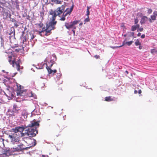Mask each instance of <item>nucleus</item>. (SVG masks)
I'll use <instances>...</instances> for the list:
<instances>
[{
	"label": "nucleus",
	"mask_w": 157,
	"mask_h": 157,
	"mask_svg": "<svg viewBox=\"0 0 157 157\" xmlns=\"http://www.w3.org/2000/svg\"><path fill=\"white\" fill-rule=\"evenodd\" d=\"M65 26L67 29H69L72 28H73L74 29H76L75 27H74L71 22L70 23L66 22L65 24Z\"/></svg>",
	"instance_id": "obj_12"
},
{
	"label": "nucleus",
	"mask_w": 157,
	"mask_h": 157,
	"mask_svg": "<svg viewBox=\"0 0 157 157\" xmlns=\"http://www.w3.org/2000/svg\"><path fill=\"white\" fill-rule=\"evenodd\" d=\"M32 114L34 115H39L40 114V112L39 110H37L34 109L32 112Z\"/></svg>",
	"instance_id": "obj_15"
},
{
	"label": "nucleus",
	"mask_w": 157,
	"mask_h": 157,
	"mask_svg": "<svg viewBox=\"0 0 157 157\" xmlns=\"http://www.w3.org/2000/svg\"><path fill=\"white\" fill-rule=\"evenodd\" d=\"M21 95L22 96H24L26 97H33L34 98H36V96L35 94L33 93L32 91L29 90L26 92L24 91L23 92L21 93Z\"/></svg>",
	"instance_id": "obj_8"
},
{
	"label": "nucleus",
	"mask_w": 157,
	"mask_h": 157,
	"mask_svg": "<svg viewBox=\"0 0 157 157\" xmlns=\"http://www.w3.org/2000/svg\"><path fill=\"white\" fill-rule=\"evenodd\" d=\"M139 48L140 49H141V46H139Z\"/></svg>",
	"instance_id": "obj_48"
},
{
	"label": "nucleus",
	"mask_w": 157,
	"mask_h": 157,
	"mask_svg": "<svg viewBox=\"0 0 157 157\" xmlns=\"http://www.w3.org/2000/svg\"><path fill=\"white\" fill-rule=\"evenodd\" d=\"M28 39H29L31 41L34 38V36L32 34L30 33L29 34H28Z\"/></svg>",
	"instance_id": "obj_16"
},
{
	"label": "nucleus",
	"mask_w": 157,
	"mask_h": 157,
	"mask_svg": "<svg viewBox=\"0 0 157 157\" xmlns=\"http://www.w3.org/2000/svg\"><path fill=\"white\" fill-rule=\"evenodd\" d=\"M56 3L57 4L60 3L61 2V1H59V0H56Z\"/></svg>",
	"instance_id": "obj_33"
},
{
	"label": "nucleus",
	"mask_w": 157,
	"mask_h": 157,
	"mask_svg": "<svg viewBox=\"0 0 157 157\" xmlns=\"http://www.w3.org/2000/svg\"><path fill=\"white\" fill-rule=\"evenodd\" d=\"M154 50H152L151 51V53H153V52H154Z\"/></svg>",
	"instance_id": "obj_46"
},
{
	"label": "nucleus",
	"mask_w": 157,
	"mask_h": 157,
	"mask_svg": "<svg viewBox=\"0 0 157 157\" xmlns=\"http://www.w3.org/2000/svg\"><path fill=\"white\" fill-rule=\"evenodd\" d=\"M140 27L139 25H132L131 27V30L134 31L136 30L137 29L139 28Z\"/></svg>",
	"instance_id": "obj_14"
},
{
	"label": "nucleus",
	"mask_w": 157,
	"mask_h": 157,
	"mask_svg": "<svg viewBox=\"0 0 157 157\" xmlns=\"http://www.w3.org/2000/svg\"><path fill=\"white\" fill-rule=\"evenodd\" d=\"M42 157H48V155H42Z\"/></svg>",
	"instance_id": "obj_37"
},
{
	"label": "nucleus",
	"mask_w": 157,
	"mask_h": 157,
	"mask_svg": "<svg viewBox=\"0 0 157 157\" xmlns=\"http://www.w3.org/2000/svg\"><path fill=\"white\" fill-rule=\"evenodd\" d=\"M1 46H3V44H2V42H1Z\"/></svg>",
	"instance_id": "obj_47"
},
{
	"label": "nucleus",
	"mask_w": 157,
	"mask_h": 157,
	"mask_svg": "<svg viewBox=\"0 0 157 157\" xmlns=\"http://www.w3.org/2000/svg\"><path fill=\"white\" fill-rule=\"evenodd\" d=\"M60 76H61V74L60 73L58 74L57 75V77H56L57 79H58V80L59 79L60 77Z\"/></svg>",
	"instance_id": "obj_28"
},
{
	"label": "nucleus",
	"mask_w": 157,
	"mask_h": 157,
	"mask_svg": "<svg viewBox=\"0 0 157 157\" xmlns=\"http://www.w3.org/2000/svg\"><path fill=\"white\" fill-rule=\"evenodd\" d=\"M48 58V59L46 58L45 60V62H47L46 64V68L49 74L52 73L53 74L56 72V70H53L50 68V67L52 66L55 63V62L54 60L51 59V60H49Z\"/></svg>",
	"instance_id": "obj_6"
},
{
	"label": "nucleus",
	"mask_w": 157,
	"mask_h": 157,
	"mask_svg": "<svg viewBox=\"0 0 157 157\" xmlns=\"http://www.w3.org/2000/svg\"><path fill=\"white\" fill-rule=\"evenodd\" d=\"M43 14H44V13H42V12L40 13V15H41V16H42V15H43Z\"/></svg>",
	"instance_id": "obj_44"
},
{
	"label": "nucleus",
	"mask_w": 157,
	"mask_h": 157,
	"mask_svg": "<svg viewBox=\"0 0 157 157\" xmlns=\"http://www.w3.org/2000/svg\"><path fill=\"white\" fill-rule=\"evenodd\" d=\"M143 30V28H138L137 31L142 32Z\"/></svg>",
	"instance_id": "obj_26"
},
{
	"label": "nucleus",
	"mask_w": 157,
	"mask_h": 157,
	"mask_svg": "<svg viewBox=\"0 0 157 157\" xmlns=\"http://www.w3.org/2000/svg\"><path fill=\"white\" fill-rule=\"evenodd\" d=\"M138 20L137 19H135L134 20V24L135 25H139L138 24Z\"/></svg>",
	"instance_id": "obj_23"
},
{
	"label": "nucleus",
	"mask_w": 157,
	"mask_h": 157,
	"mask_svg": "<svg viewBox=\"0 0 157 157\" xmlns=\"http://www.w3.org/2000/svg\"><path fill=\"white\" fill-rule=\"evenodd\" d=\"M10 21L16 23L15 24L14 23L15 26H16L17 27L18 26V25L16 24L17 21L15 19H14L13 18H11Z\"/></svg>",
	"instance_id": "obj_21"
},
{
	"label": "nucleus",
	"mask_w": 157,
	"mask_h": 157,
	"mask_svg": "<svg viewBox=\"0 0 157 157\" xmlns=\"http://www.w3.org/2000/svg\"><path fill=\"white\" fill-rule=\"evenodd\" d=\"M2 148L1 147V146H0V150H1V149H2Z\"/></svg>",
	"instance_id": "obj_52"
},
{
	"label": "nucleus",
	"mask_w": 157,
	"mask_h": 157,
	"mask_svg": "<svg viewBox=\"0 0 157 157\" xmlns=\"http://www.w3.org/2000/svg\"><path fill=\"white\" fill-rule=\"evenodd\" d=\"M12 57L11 56H9L8 57L9 59L8 61L11 64H13V65L15 64L16 66V67L17 68V70L18 71L19 70H20V66L19 65V63H20V59L18 60V61H16L15 60H12L11 59H12Z\"/></svg>",
	"instance_id": "obj_7"
},
{
	"label": "nucleus",
	"mask_w": 157,
	"mask_h": 157,
	"mask_svg": "<svg viewBox=\"0 0 157 157\" xmlns=\"http://www.w3.org/2000/svg\"><path fill=\"white\" fill-rule=\"evenodd\" d=\"M72 31L73 32V34L74 35L75 34V31L74 30H72Z\"/></svg>",
	"instance_id": "obj_43"
},
{
	"label": "nucleus",
	"mask_w": 157,
	"mask_h": 157,
	"mask_svg": "<svg viewBox=\"0 0 157 157\" xmlns=\"http://www.w3.org/2000/svg\"><path fill=\"white\" fill-rule=\"evenodd\" d=\"M9 137L10 139V143L11 144L16 145L19 147H15V148L17 147L19 149V150L17 151L20 150V148H21L20 146L23 145V144L21 142V137L19 136H18L16 134L12 135H9ZM14 148H15V147Z\"/></svg>",
	"instance_id": "obj_4"
},
{
	"label": "nucleus",
	"mask_w": 157,
	"mask_h": 157,
	"mask_svg": "<svg viewBox=\"0 0 157 157\" xmlns=\"http://www.w3.org/2000/svg\"><path fill=\"white\" fill-rule=\"evenodd\" d=\"M138 93H139V94H141V90H138Z\"/></svg>",
	"instance_id": "obj_39"
},
{
	"label": "nucleus",
	"mask_w": 157,
	"mask_h": 157,
	"mask_svg": "<svg viewBox=\"0 0 157 157\" xmlns=\"http://www.w3.org/2000/svg\"><path fill=\"white\" fill-rule=\"evenodd\" d=\"M6 73H7V74L8 73V72H6Z\"/></svg>",
	"instance_id": "obj_55"
},
{
	"label": "nucleus",
	"mask_w": 157,
	"mask_h": 157,
	"mask_svg": "<svg viewBox=\"0 0 157 157\" xmlns=\"http://www.w3.org/2000/svg\"><path fill=\"white\" fill-rule=\"evenodd\" d=\"M134 32H131V35L132 36H133L134 35Z\"/></svg>",
	"instance_id": "obj_38"
},
{
	"label": "nucleus",
	"mask_w": 157,
	"mask_h": 157,
	"mask_svg": "<svg viewBox=\"0 0 157 157\" xmlns=\"http://www.w3.org/2000/svg\"><path fill=\"white\" fill-rule=\"evenodd\" d=\"M25 129V128L23 126H17L15 127V128L12 129V131L14 132L15 133H17L18 132H20L21 133H23L22 132Z\"/></svg>",
	"instance_id": "obj_9"
},
{
	"label": "nucleus",
	"mask_w": 157,
	"mask_h": 157,
	"mask_svg": "<svg viewBox=\"0 0 157 157\" xmlns=\"http://www.w3.org/2000/svg\"><path fill=\"white\" fill-rule=\"evenodd\" d=\"M78 21H73L71 22L72 23L74 27H75L74 26L76 24H77L78 23Z\"/></svg>",
	"instance_id": "obj_20"
},
{
	"label": "nucleus",
	"mask_w": 157,
	"mask_h": 157,
	"mask_svg": "<svg viewBox=\"0 0 157 157\" xmlns=\"http://www.w3.org/2000/svg\"><path fill=\"white\" fill-rule=\"evenodd\" d=\"M86 13V15L87 16H89L90 14V11L88 10H87Z\"/></svg>",
	"instance_id": "obj_31"
},
{
	"label": "nucleus",
	"mask_w": 157,
	"mask_h": 157,
	"mask_svg": "<svg viewBox=\"0 0 157 157\" xmlns=\"http://www.w3.org/2000/svg\"><path fill=\"white\" fill-rule=\"evenodd\" d=\"M23 42L24 41H26V39L25 38H24V39L23 40Z\"/></svg>",
	"instance_id": "obj_42"
},
{
	"label": "nucleus",
	"mask_w": 157,
	"mask_h": 157,
	"mask_svg": "<svg viewBox=\"0 0 157 157\" xmlns=\"http://www.w3.org/2000/svg\"><path fill=\"white\" fill-rule=\"evenodd\" d=\"M13 108L16 109L17 108V106L16 105H14L13 106Z\"/></svg>",
	"instance_id": "obj_32"
},
{
	"label": "nucleus",
	"mask_w": 157,
	"mask_h": 157,
	"mask_svg": "<svg viewBox=\"0 0 157 157\" xmlns=\"http://www.w3.org/2000/svg\"><path fill=\"white\" fill-rule=\"evenodd\" d=\"M65 6V5H62L61 7H58L54 11L52 10H51L50 11V14L48 16V20L52 22L56 21H55L56 17L63 12Z\"/></svg>",
	"instance_id": "obj_3"
},
{
	"label": "nucleus",
	"mask_w": 157,
	"mask_h": 157,
	"mask_svg": "<svg viewBox=\"0 0 157 157\" xmlns=\"http://www.w3.org/2000/svg\"><path fill=\"white\" fill-rule=\"evenodd\" d=\"M46 63H42L41 64H40V65H41L40 66L39 64H38L36 67V68L39 69H43L44 68V66L45 65H46Z\"/></svg>",
	"instance_id": "obj_17"
},
{
	"label": "nucleus",
	"mask_w": 157,
	"mask_h": 157,
	"mask_svg": "<svg viewBox=\"0 0 157 157\" xmlns=\"http://www.w3.org/2000/svg\"><path fill=\"white\" fill-rule=\"evenodd\" d=\"M2 71L3 72H5V71L4 70H2Z\"/></svg>",
	"instance_id": "obj_53"
},
{
	"label": "nucleus",
	"mask_w": 157,
	"mask_h": 157,
	"mask_svg": "<svg viewBox=\"0 0 157 157\" xmlns=\"http://www.w3.org/2000/svg\"><path fill=\"white\" fill-rule=\"evenodd\" d=\"M133 42L132 41H129V42H124V44H127L128 46H130L131 44H132V43Z\"/></svg>",
	"instance_id": "obj_19"
},
{
	"label": "nucleus",
	"mask_w": 157,
	"mask_h": 157,
	"mask_svg": "<svg viewBox=\"0 0 157 157\" xmlns=\"http://www.w3.org/2000/svg\"><path fill=\"white\" fill-rule=\"evenodd\" d=\"M82 23H80V24H79V25H82Z\"/></svg>",
	"instance_id": "obj_54"
},
{
	"label": "nucleus",
	"mask_w": 157,
	"mask_h": 157,
	"mask_svg": "<svg viewBox=\"0 0 157 157\" xmlns=\"http://www.w3.org/2000/svg\"><path fill=\"white\" fill-rule=\"evenodd\" d=\"M18 148H7L5 149H2V154L0 155V157H8L12 155L13 152L19 150Z\"/></svg>",
	"instance_id": "obj_5"
},
{
	"label": "nucleus",
	"mask_w": 157,
	"mask_h": 157,
	"mask_svg": "<svg viewBox=\"0 0 157 157\" xmlns=\"http://www.w3.org/2000/svg\"><path fill=\"white\" fill-rule=\"evenodd\" d=\"M54 57H55V58H56V56H55V55L54 56Z\"/></svg>",
	"instance_id": "obj_51"
},
{
	"label": "nucleus",
	"mask_w": 157,
	"mask_h": 157,
	"mask_svg": "<svg viewBox=\"0 0 157 157\" xmlns=\"http://www.w3.org/2000/svg\"><path fill=\"white\" fill-rule=\"evenodd\" d=\"M153 15L151 16V18H149L150 22L152 23V20H155L156 19V16L157 15V11H155L153 13Z\"/></svg>",
	"instance_id": "obj_10"
},
{
	"label": "nucleus",
	"mask_w": 157,
	"mask_h": 157,
	"mask_svg": "<svg viewBox=\"0 0 157 157\" xmlns=\"http://www.w3.org/2000/svg\"><path fill=\"white\" fill-rule=\"evenodd\" d=\"M16 74H17V73H14L13 74H11L10 73V76L12 77H13L16 75Z\"/></svg>",
	"instance_id": "obj_30"
},
{
	"label": "nucleus",
	"mask_w": 157,
	"mask_h": 157,
	"mask_svg": "<svg viewBox=\"0 0 157 157\" xmlns=\"http://www.w3.org/2000/svg\"><path fill=\"white\" fill-rule=\"evenodd\" d=\"M90 21V19L89 18V16H87V17L85 19L84 21L85 22H88L89 21Z\"/></svg>",
	"instance_id": "obj_24"
},
{
	"label": "nucleus",
	"mask_w": 157,
	"mask_h": 157,
	"mask_svg": "<svg viewBox=\"0 0 157 157\" xmlns=\"http://www.w3.org/2000/svg\"><path fill=\"white\" fill-rule=\"evenodd\" d=\"M63 16L66 17L67 15H70L71 12L68 10V9H67L65 11L63 12Z\"/></svg>",
	"instance_id": "obj_13"
},
{
	"label": "nucleus",
	"mask_w": 157,
	"mask_h": 157,
	"mask_svg": "<svg viewBox=\"0 0 157 157\" xmlns=\"http://www.w3.org/2000/svg\"><path fill=\"white\" fill-rule=\"evenodd\" d=\"M94 57L96 59L98 58L99 57V56L97 55L94 56Z\"/></svg>",
	"instance_id": "obj_40"
},
{
	"label": "nucleus",
	"mask_w": 157,
	"mask_h": 157,
	"mask_svg": "<svg viewBox=\"0 0 157 157\" xmlns=\"http://www.w3.org/2000/svg\"><path fill=\"white\" fill-rule=\"evenodd\" d=\"M73 6H72L70 8H67L68 10L70 11L71 13L73 9Z\"/></svg>",
	"instance_id": "obj_27"
},
{
	"label": "nucleus",
	"mask_w": 157,
	"mask_h": 157,
	"mask_svg": "<svg viewBox=\"0 0 157 157\" xmlns=\"http://www.w3.org/2000/svg\"><path fill=\"white\" fill-rule=\"evenodd\" d=\"M11 14H10V15H9V17H10H10H11Z\"/></svg>",
	"instance_id": "obj_50"
},
{
	"label": "nucleus",
	"mask_w": 157,
	"mask_h": 157,
	"mask_svg": "<svg viewBox=\"0 0 157 157\" xmlns=\"http://www.w3.org/2000/svg\"><path fill=\"white\" fill-rule=\"evenodd\" d=\"M65 17L63 16V17H62L61 18L60 20L61 21H64L65 20Z\"/></svg>",
	"instance_id": "obj_29"
},
{
	"label": "nucleus",
	"mask_w": 157,
	"mask_h": 157,
	"mask_svg": "<svg viewBox=\"0 0 157 157\" xmlns=\"http://www.w3.org/2000/svg\"><path fill=\"white\" fill-rule=\"evenodd\" d=\"M125 72L127 74L128 73V72L127 71H126Z\"/></svg>",
	"instance_id": "obj_49"
},
{
	"label": "nucleus",
	"mask_w": 157,
	"mask_h": 157,
	"mask_svg": "<svg viewBox=\"0 0 157 157\" xmlns=\"http://www.w3.org/2000/svg\"><path fill=\"white\" fill-rule=\"evenodd\" d=\"M145 37V35L144 34H143L141 36V38H144Z\"/></svg>",
	"instance_id": "obj_34"
},
{
	"label": "nucleus",
	"mask_w": 157,
	"mask_h": 157,
	"mask_svg": "<svg viewBox=\"0 0 157 157\" xmlns=\"http://www.w3.org/2000/svg\"><path fill=\"white\" fill-rule=\"evenodd\" d=\"M148 20H149V18L147 16H143L142 17L140 22L141 25H143L146 23Z\"/></svg>",
	"instance_id": "obj_11"
},
{
	"label": "nucleus",
	"mask_w": 157,
	"mask_h": 157,
	"mask_svg": "<svg viewBox=\"0 0 157 157\" xmlns=\"http://www.w3.org/2000/svg\"><path fill=\"white\" fill-rule=\"evenodd\" d=\"M39 121H36L35 120L31 121L26 127L28 129L25 130V132L21 133L22 141L29 145V147L34 146L36 144V140L32 139V137L35 136L37 134L36 128L39 125Z\"/></svg>",
	"instance_id": "obj_1"
},
{
	"label": "nucleus",
	"mask_w": 157,
	"mask_h": 157,
	"mask_svg": "<svg viewBox=\"0 0 157 157\" xmlns=\"http://www.w3.org/2000/svg\"><path fill=\"white\" fill-rule=\"evenodd\" d=\"M152 11V10L151 9H148L147 10V13L149 14L151 13Z\"/></svg>",
	"instance_id": "obj_25"
},
{
	"label": "nucleus",
	"mask_w": 157,
	"mask_h": 157,
	"mask_svg": "<svg viewBox=\"0 0 157 157\" xmlns=\"http://www.w3.org/2000/svg\"><path fill=\"white\" fill-rule=\"evenodd\" d=\"M138 92V91H137L136 90H135V91H134V93L135 94H137Z\"/></svg>",
	"instance_id": "obj_45"
},
{
	"label": "nucleus",
	"mask_w": 157,
	"mask_h": 157,
	"mask_svg": "<svg viewBox=\"0 0 157 157\" xmlns=\"http://www.w3.org/2000/svg\"><path fill=\"white\" fill-rule=\"evenodd\" d=\"M113 99L110 97H107L105 98V101H112Z\"/></svg>",
	"instance_id": "obj_18"
},
{
	"label": "nucleus",
	"mask_w": 157,
	"mask_h": 157,
	"mask_svg": "<svg viewBox=\"0 0 157 157\" xmlns=\"http://www.w3.org/2000/svg\"><path fill=\"white\" fill-rule=\"evenodd\" d=\"M27 117V114H25L24 115V118H26Z\"/></svg>",
	"instance_id": "obj_36"
},
{
	"label": "nucleus",
	"mask_w": 157,
	"mask_h": 157,
	"mask_svg": "<svg viewBox=\"0 0 157 157\" xmlns=\"http://www.w3.org/2000/svg\"><path fill=\"white\" fill-rule=\"evenodd\" d=\"M57 21L52 22L49 20L48 23L47 24L46 28L44 26L42 23H40L38 26L40 28V30L38 31L39 34L42 36V33H45V34L46 36L49 35L52 30L55 28V26Z\"/></svg>",
	"instance_id": "obj_2"
},
{
	"label": "nucleus",
	"mask_w": 157,
	"mask_h": 157,
	"mask_svg": "<svg viewBox=\"0 0 157 157\" xmlns=\"http://www.w3.org/2000/svg\"><path fill=\"white\" fill-rule=\"evenodd\" d=\"M90 8H91V6H87V10H89L90 9Z\"/></svg>",
	"instance_id": "obj_35"
},
{
	"label": "nucleus",
	"mask_w": 157,
	"mask_h": 157,
	"mask_svg": "<svg viewBox=\"0 0 157 157\" xmlns=\"http://www.w3.org/2000/svg\"><path fill=\"white\" fill-rule=\"evenodd\" d=\"M141 33H139L137 34V36H140Z\"/></svg>",
	"instance_id": "obj_41"
},
{
	"label": "nucleus",
	"mask_w": 157,
	"mask_h": 157,
	"mask_svg": "<svg viewBox=\"0 0 157 157\" xmlns=\"http://www.w3.org/2000/svg\"><path fill=\"white\" fill-rule=\"evenodd\" d=\"M135 43V44L136 46L139 45L140 44V43L139 41L138 40H136Z\"/></svg>",
	"instance_id": "obj_22"
}]
</instances>
